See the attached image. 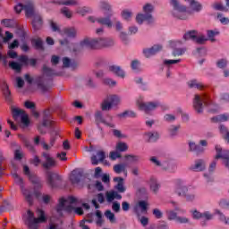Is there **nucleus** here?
<instances>
[{
  "label": "nucleus",
  "instance_id": "obj_10",
  "mask_svg": "<svg viewBox=\"0 0 229 229\" xmlns=\"http://www.w3.org/2000/svg\"><path fill=\"white\" fill-rule=\"evenodd\" d=\"M137 106L145 114H151L154 110H157L158 106H160V103L158 102H144V98L140 97L137 99Z\"/></svg>",
  "mask_w": 229,
  "mask_h": 229
},
{
  "label": "nucleus",
  "instance_id": "obj_20",
  "mask_svg": "<svg viewBox=\"0 0 229 229\" xmlns=\"http://www.w3.org/2000/svg\"><path fill=\"white\" fill-rule=\"evenodd\" d=\"M81 178H83V171L80 169L73 170L70 174V181L72 183H80Z\"/></svg>",
  "mask_w": 229,
  "mask_h": 229
},
{
  "label": "nucleus",
  "instance_id": "obj_4",
  "mask_svg": "<svg viewBox=\"0 0 229 229\" xmlns=\"http://www.w3.org/2000/svg\"><path fill=\"white\" fill-rule=\"evenodd\" d=\"M37 213L38 217H35V214L31 210H28L27 214L23 216L25 225H27L29 229H38L40 224L47 221L44 210L38 208Z\"/></svg>",
  "mask_w": 229,
  "mask_h": 229
},
{
  "label": "nucleus",
  "instance_id": "obj_9",
  "mask_svg": "<svg viewBox=\"0 0 229 229\" xmlns=\"http://www.w3.org/2000/svg\"><path fill=\"white\" fill-rule=\"evenodd\" d=\"M103 10H104V14L107 15L106 18L96 19V18L90 16L89 18V21H90L91 22H98V24H103L104 26H106L107 28H112V20H110V16L112 15V11L110 10V5H108V4H105Z\"/></svg>",
  "mask_w": 229,
  "mask_h": 229
},
{
  "label": "nucleus",
  "instance_id": "obj_32",
  "mask_svg": "<svg viewBox=\"0 0 229 229\" xmlns=\"http://www.w3.org/2000/svg\"><path fill=\"white\" fill-rule=\"evenodd\" d=\"M186 3H189L190 8H191L192 12H201L203 6L196 0H184Z\"/></svg>",
  "mask_w": 229,
  "mask_h": 229
},
{
  "label": "nucleus",
  "instance_id": "obj_35",
  "mask_svg": "<svg viewBox=\"0 0 229 229\" xmlns=\"http://www.w3.org/2000/svg\"><path fill=\"white\" fill-rule=\"evenodd\" d=\"M54 3L64 6H76V4H78V0H54Z\"/></svg>",
  "mask_w": 229,
  "mask_h": 229
},
{
  "label": "nucleus",
  "instance_id": "obj_24",
  "mask_svg": "<svg viewBox=\"0 0 229 229\" xmlns=\"http://www.w3.org/2000/svg\"><path fill=\"white\" fill-rule=\"evenodd\" d=\"M18 62L22 64V65H31V67H35L37 65V59L28 58V55H20L18 57Z\"/></svg>",
  "mask_w": 229,
  "mask_h": 229
},
{
  "label": "nucleus",
  "instance_id": "obj_14",
  "mask_svg": "<svg viewBox=\"0 0 229 229\" xmlns=\"http://www.w3.org/2000/svg\"><path fill=\"white\" fill-rule=\"evenodd\" d=\"M14 10L16 13H21V12L24 10L26 17H33V13H35L33 2L31 1H29L25 5H23L22 4H18L14 7Z\"/></svg>",
  "mask_w": 229,
  "mask_h": 229
},
{
  "label": "nucleus",
  "instance_id": "obj_18",
  "mask_svg": "<svg viewBox=\"0 0 229 229\" xmlns=\"http://www.w3.org/2000/svg\"><path fill=\"white\" fill-rule=\"evenodd\" d=\"M0 87L5 98V100L8 103H12V93L10 92V89L8 88V84L6 83V81L4 79H2L0 81Z\"/></svg>",
  "mask_w": 229,
  "mask_h": 229
},
{
  "label": "nucleus",
  "instance_id": "obj_22",
  "mask_svg": "<svg viewBox=\"0 0 229 229\" xmlns=\"http://www.w3.org/2000/svg\"><path fill=\"white\" fill-rule=\"evenodd\" d=\"M43 157L46 159V162L43 163L44 169H51L56 165V161L55 158L51 157L48 153H43Z\"/></svg>",
  "mask_w": 229,
  "mask_h": 229
},
{
  "label": "nucleus",
  "instance_id": "obj_39",
  "mask_svg": "<svg viewBox=\"0 0 229 229\" xmlns=\"http://www.w3.org/2000/svg\"><path fill=\"white\" fill-rule=\"evenodd\" d=\"M188 86L190 87V89H198L199 90H201L203 87H205L203 83L198 81V80L190 81L188 82Z\"/></svg>",
  "mask_w": 229,
  "mask_h": 229
},
{
  "label": "nucleus",
  "instance_id": "obj_63",
  "mask_svg": "<svg viewBox=\"0 0 229 229\" xmlns=\"http://www.w3.org/2000/svg\"><path fill=\"white\" fill-rule=\"evenodd\" d=\"M152 214L156 217V219H162L164 216V213H162L161 210L158 208H154Z\"/></svg>",
  "mask_w": 229,
  "mask_h": 229
},
{
  "label": "nucleus",
  "instance_id": "obj_6",
  "mask_svg": "<svg viewBox=\"0 0 229 229\" xmlns=\"http://www.w3.org/2000/svg\"><path fill=\"white\" fill-rule=\"evenodd\" d=\"M172 6L174 8L172 13L173 16L175 17V19L185 21L186 19H189V15H192V11L187 10V7L180 4V3L177 2V0L172 1Z\"/></svg>",
  "mask_w": 229,
  "mask_h": 229
},
{
  "label": "nucleus",
  "instance_id": "obj_51",
  "mask_svg": "<svg viewBox=\"0 0 229 229\" xmlns=\"http://www.w3.org/2000/svg\"><path fill=\"white\" fill-rule=\"evenodd\" d=\"M106 201H108V203H112V201H114L115 199V191H107L106 193Z\"/></svg>",
  "mask_w": 229,
  "mask_h": 229
},
{
  "label": "nucleus",
  "instance_id": "obj_62",
  "mask_svg": "<svg viewBox=\"0 0 229 229\" xmlns=\"http://www.w3.org/2000/svg\"><path fill=\"white\" fill-rule=\"evenodd\" d=\"M115 75L118 76V78H124L126 76V73L124 72V70H122L120 66L115 67Z\"/></svg>",
  "mask_w": 229,
  "mask_h": 229
},
{
  "label": "nucleus",
  "instance_id": "obj_11",
  "mask_svg": "<svg viewBox=\"0 0 229 229\" xmlns=\"http://www.w3.org/2000/svg\"><path fill=\"white\" fill-rule=\"evenodd\" d=\"M51 111L47 109L43 112V123L38 126L40 133H46L47 128H53L54 122L51 120Z\"/></svg>",
  "mask_w": 229,
  "mask_h": 229
},
{
  "label": "nucleus",
  "instance_id": "obj_1",
  "mask_svg": "<svg viewBox=\"0 0 229 229\" xmlns=\"http://www.w3.org/2000/svg\"><path fill=\"white\" fill-rule=\"evenodd\" d=\"M114 46V39L110 38L92 39L86 38L80 44L73 45V53H78L81 49H101L103 47H111Z\"/></svg>",
  "mask_w": 229,
  "mask_h": 229
},
{
  "label": "nucleus",
  "instance_id": "obj_5",
  "mask_svg": "<svg viewBox=\"0 0 229 229\" xmlns=\"http://www.w3.org/2000/svg\"><path fill=\"white\" fill-rule=\"evenodd\" d=\"M172 205L174 210L167 209L165 212L168 221H175L178 225H189L191 223L189 217L178 216V212H180V214H187V210L178 207V203L176 202H172Z\"/></svg>",
  "mask_w": 229,
  "mask_h": 229
},
{
  "label": "nucleus",
  "instance_id": "obj_23",
  "mask_svg": "<svg viewBox=\"0 0 229 229\" xmlns=\"http://www.w3.org/2000/svg\"><path fill=\"white\" fill-rule=\"evenodd\" d=\"M36 83L42 92H49L51 86L44 82V75L37 77Z\"/></svg>",
  "mask_w": 229,
  "mask_h": 229
},
{
  "label": "nucleus",
  "instance_id": "obj_55",
  "mask_svg": "<svg viewBox=\"0 0 229 229\" xmlns=\"http://www.w3.org/2000/svg\"><path fill=\"white\" fill-rule=\"evenodd\" d=\"M138 219L142 226H148L149 225V218L148 216H138Z\"/></svg>",
  "mask_w": 229,
  "mask_h": 229
},
{
  "label": "nucleus",
  "instance_id": "obj_56",
  "mask_svg": "<svg viewBox=\"0 0 229 229\" xmlns=\"http://www.w3.org/2000/svg\"><path fill=\"white\" fill-rule=\"evenodd\" d=\"M219 207H221V208H225L226 210H229V200L226 199H220Z\"/></svg>",
  "mask_w": 229,
  "mask_h": 229
},
{
  "label": "nucleus",
  "instance_id": "obj_49",
  "mask_svg": "<svg viewBox=\"0 0 229 229\" xmlns=\"http://www.w3.org/2000/svg\"><path fill=\"white\" fill-rule=\"evenodd\" d=\"M202 219H205V221H212V219H214V213L204 211L202 213Z\"/></svg>",
  "mask_w": 229,
  "mask_h": 229
},
{
  "label": "nucleus",
  "instance_id": "obj_21",
  "mask_svg": "<svg viewBox=\"0 0 229 229\" xmlns=\"http://www.w3.org/2000/svg\"><path fill=\"white\" fill-rule=\"evenodd\" d=\"M159 51H162V46L154 45L150 48L143 49V55L146 56V58H149V56H153V55H157V53H159Z\"/></svg>",
  "mask_w": 229,
  "mask_h": 229
},
{
  "label": "nucleus",
  "instance_id": "obj_8",
  "mask_svg": "<svg viewBox=\"0 0 229 229\" xmlns=\"http://www.w3.org/2000/svg\"><path fill=\"white\" fill-rule=\"evenodd\" d=\"M13 178L14 179L15 183L20 186L22 195L29 205H33V193L31 191L24 188V181L22 180V177L19 176L17 174H13Z\"/></svg>",
  "mask_w": 229,
  "mask_h": 229
},
{
  "label": "nucleus",
  "instance_id": "obj_16",
  "mask_svg": "<svg viewBox=\"0 0 229 229\" xmlns=\"http://www.w3.org/2000/svg\"><path fill=\"white\" fill-rule=\"evenodd\" d=\"M189 192V188L185 185V181L182 179L175 180V194L182 198Z\"/></svg>",
  "mask_w": 229,
  "mask_h": 229
},
{
  "label": "nucleus",
  "instance_id": "obj_13",
  "mask_svg": "<svg viewBox=\"0 0 229 229\" xmlns=\"http://www.w3.org/2000/svg\"><path fill=\"white\" fill-rule=\"evenodd\" d=\"M11 110L13 119L17 120L19 117H21V124H24V126H30V117L24 112V110L14 106H12Z\"/></svg>",
  "mask_w": 229,
  "mask_h": 229
},
{
  "label": "nucleus",
  "instance_id": "obj_50",
  "mask_svg": "<svg viewBox=\"0 0 229 229\" xmlns=\"http://www.w3.org/2000/svg\"><path fill=\"white\" fill-rule=\"evenodd\" d=\"M219 35V31L217 30H208V38L211 42H216V38L214 37Z\"/></svg>",
  "mask_w": 229,
  "mask_h": 229
},
{
  "label": "nucleus",
  "instance_id": "obj_42",
  "mask_svg": "<svg viewBox=\"0 0 229 229\" xmlns=\"http://www.w3.org/2000/svg\"><path fill=\"white\" fill-rule=\"evenodd\" d=\"M140 157L137 155H125L124 160L127 164H135V162H139Z\"/></svg>",
  "mask_w": 229,
  "mask_h": 229
},
{
  "label": "nucleus",
  "instance_id": "obj_54",
  "mask_svg": "<svg viewBox=\"0 0 229 229\" xmlns=\"http://www.w3.org/2000/svg\"><path fill=\"white\" fill-rule=\"evenodd\" d=\"M134 81H135V83L140 84V89H141V90H147L148 89V86L144 82H142V78L136 77L134 79Z\"/></svg>",
  "mask_w": 229,
  "mask_h": 229
},
{
  "label": "nucleus",
  "instance_id": "obj_48",
  "mask_svg": "<svg viewBox=\"0 0 229 229\" xmlns=\"http://www.w3.org/2000/svg\"><path fill=\"white\" fill-rule=\"evenodd\" d=\"M146 135L149 142H157V140H158V132H148Z\"/></svg>",
  "mask_w": 229,
  "mask_h": 229
},
{
  "label": "nucleus",
  "instance_id": "obj_64",
  "mask_svg": "<svg viewBox=\"0 0 229 229\" xmlns=\"http://www.w3.org/2000/svg\"><path fill=\"white\" fill-rule=\"evenodd\" d=\"M212 6L215 10H219L220 12H227L225 5H223L221 3H215Z\"/></svg>",
  "mask_w": 229,
  "mask_h": 229
},
{
  "label": "nucleus",
  "instance_id": "obj_33",
  "mask_svg": "<svg viewBox=\"0 0 229 229\" xmlns=\"http://www.w3.org/2000/svg\"><path fill=\"white\" fill-rule=\"evenodd\" d=\"M32 26L35 30L42 28V17L38 14H35L32 21Z\"/></svg>",
  "mask_w": 229,
  "mask_h": 229
},
{
  "label": "nucleus",
  "instance_id": "obj_37",
  "mask_svg": "<svg viewBox=\"0 0 229 229\" xmlns=\"http://www.w3.org/2000/svg\"><path fill=\"white\" fill-rule=\"evenodd\" d=\"M1 24L4 28H17V22L12 19H4L1 21Z\"/></svg>",
  "mask_w": 229,
  "mask_h": 229
},
{
  "label": "nucleus",
  "instance_id": "obj_27",
  "mask_svg": "<svg viewBox=\"0 0 229 229\" xmlns=\"http://www.w3.org/2000/svg\"><path fill=\"white\" fill-rule=\"evenodd\" d=\"M106 155L103 152V150H99L97 152V156H92L91 157V164L93 165H98V164H99V162H103L106 158Z\"/></svg>",
  "mask_w": 229,
  "mask_h": 229
},
{
  "label": "nucleus",
  "instance_id": "obj_19",
  "mask_svg": "<svg viewBox=\"0 0 229 229\" xmlns=\"http://www.w3.org/2000/svg\"><path fill=\"white\" fill-rule=\"evenodd\" d=\"M205 167H207V165L205 164V160L197 159L195 160L194 165H191L190 169L191 171H194L195 173H199L201 171H205Z\"/></svg>",
  "mask_w": 229,
  "mask_h": 229
},
{
  "label": "nucleus",
  "instance_id": "obj_15",
  "mask_svg": "<svg viewBox=\"0 0 229 229\" xmlns=\"http://www.w3.org/2000/svg\"><path fill=\"white\" fill-rule=\"evenodd\" d=\"M115 199H122L123 196L121 194L126 192V186H124V179L123 177H115ZM119 192L121 194H119Z\"/></svg>",
  "mask_w": 229,
  "mask_h": 229
},
{
  "label": "nucleus",
  "instance_id": "obj_60",
  "mask_svg": "<svg viewBox=\"0 0 229 229\" xmlns=\"http://www.w3.org/2000/svg\"><path fill=\"white\" fill-rule=\"evenodd\" d=\"M91 9L90 7H81L77 9V13H80L81 15H85L86 13H90Z\"/></svg>",
  "mask_w": 229,
  "mask_h": 229
},
{
  "label": "nucleus",
  "instance_id": "obj_38",
  "mask_svg": "<svg viewBox=\"0 0 229 229\" xmlns=\"http://www.w3.org/2000/svg\"><path fill=\"white\" fill-rule=\"evenodd\" d=\"M215 214H216V216H218V219H219V221H221V223H224V225H229V217L225 216V214H223V212H221V210L216 209Z\"/></svg>",
  "mask_w": 229,
  "mask_h": 229
},
{
  "label": "nucleus",
  "instance_id": "obj_44",
  "mask_svg": "<svg viewBox=\"0 0 229 229\" xmlns=\"http://www.w3.org/2000/svg\"><path fill=\"white\" fill-rule=\"evenodd\" d=\"M64 35L69 37L70 38H74L76 37V29L67 28L64 30Z\"/></svg>",
  "mask_w": 229,
  "mask_h": 229
},
{
  "label": "nucleus",
  "instance_id": "obj_17",
  "mask_svg": "<svg viewBox=\"0 0 229 229\" xmlns=\"http://www.w3.org/2000/svg\"><path fill=\"white\" fill-rule=\"evenodd\" d=\"M115 103V95L107 96L101 104V109L105 112L111 110Z\"/></svg>",
  "mask_w": 229,
  "mask_h": 229
},
{
  "label": "nucleus",
  "instance_id": "obj_46",
  "mask_svg": "<svg viewBox=\"0 0 229 229\" xmlns=\"http://www.w3.org/2000/svg\"><path fill=\"white\" fill-rule=\"evenodd\" d=\"M219 131L221 133V135H223L225 140H226L228 142V128H226V126H225L224 124H220L219 125Z\"/></svg>",
  "mask_w": 229,
  "mask_h": 229
},
{
  "label": "nucleus",
  "instance_id": "obj_43",
  "mask_svg": "<svg viewBox=\"0 0 229 229\" xmlns=\"http://www.w3.org/2000/svg\"><path fill=\"white\" fill-rule=\"evenodd\" d=\"M32 46L36 47L37 49H44V42H42V39L40 38H33L31 40Z\"/></svg>",
  "mask_w": 229,
  "mask_h": 229
},
{
  "label": "nucleus",
  "instance_id": "obj_12",
  "mask_svg": "<svg viewBox=\"0 0 229 229\" xmlns=\"http://www.w3.org/2000/svg\"><path fill=\"white\" fill-rule=\"evenodd\" d=\"M183 40H192L197 44H205L208 38L205 35L198 36V31L196 30H190L183 35Z\"/></svg>",
  "mask_w": 229,
  "mask_h": 229
},
{
  "label": "nucleus",
  "instance_id": "obj_7",
  "mask_svg": "<svg viewBox=\"0 0 229 229\" xmlns=\"http://www.w3.org/2000/svg\"><path fill=\"white\" fill-rule=\"evenodd\" d=\"M155 10V7L151 4H147L143 6V12L144 14L140 13L136 16V21L138 24H142L143 21H146L148 24H151L154 21L153 15V11Z\"/></svg>",
  "mask_w": 229,
  "mask_h": 229
},
{
  "label": "nucleus",
  "instance_id": "obj_25",
  "mask_svg": "<svg viewBox=\"0 0 229 229\" xmlns=\"http://www.w3.org/2000/svg\"><path fill=\"white\" fill-rule=\"evenodd\" d=\"M128 148V144H126L125 142L118 141L115 147V158H121V153L126 152Z\"/></svg>",
  "mask_w": 229,
  "mask_h": 229
},
{
  "label": "nucleus",
  "instance_id": "obj_45",
  "mask_svg": "<svg viewBox=\"0 0 229 229\" xmlns=\"http://www.w3.org/2000/svg\"><path fill=\"white\" fill-rule=\"evenodd\" d=\"M179 129H180V125H171L168 128V133L170 137H176V135H178Z\"/></svg>",
  "mask_w": 229,
  "mask_h": 229
},
{
  "label": "nucleus",
  "instance_id": "obj_52",
  "mask_svg": "<svg viewBox=\"0 0 229 229\" xmlns=\"http://www.w3.org/2000/svg\"><path fill=\"white\" fill-rule=\"evenodd\" d=\"M96 216H97L96 224L98 225V226H101V225H103V214L101 213V211L97 210Z\"/></svg>",
  "mask_w": 229,
  "mask_h": 229
},
{
  "label": "nucleus",
  "instance_id": "obj_26",
  "mask_svg": "<svg viewBox=\"0 0 229 229\" xmlns=\"http://www.w3.org/2000/svg\"><path fill=\"white\" fill-rule=\"evenodd\" d=\"M60 180H61L60 175L56 174H51V173L47 174V182H48V185L52 187V189L56 188V182H60Z\"/></svg>",
  "mask_w": 229,
  "mask_h": 229
},
{
  "label": "nucleus",
  "instance_id": "obj_34",
  "mask_svg": "<svg viewBox=\"0 0 229 229\" xmlns=\"http://www.w3.org/2000/svg\"><path fill=\"white\" fill-rule=\"evenodd\" d=\"M115 173L117 174H121V173H123V176H128V171L126 170V163L115 165Z\"/></svg>",
  "mask_w": 229,
  "mask_h": 229
},
{
  "label": "nucleus",
  "instance_id": "obj_59",
  "mask_svg": "<svg viewBox=\"0 0 229 229\" xmlns=\"http://www.w3.org/2000/svg\"><path fill=\"white\" fill-rule=\"evenodd\" d=\"M185 54V48H174L173 56H182Z\"/></svg>",
  "mask_w": 229,
  "mask_h": 229
},
{
  "label": "nucleus",
  "instance_id": "obj_29",
  "mask_svg": "<svg viewBox=\"0 0 229 229\" xmlns=\"http://www.w3.org/2000/svg\"><path fill=\"white\" fill-rule=\"evenodd\" d=\"M180 62H182V59H166V60H164V62H163L164 65L168 67V70L166 72V77L167 78H171V71L169 70L171 65H174V64H180Z\"/></svg>",
  "mask_w": 229,
  "mask_h": 229
},
{
  "label": "nucleus",
  "instance_id": "obj_61",
  "mask_svg": "<svg viewBox=\"0 0 229 229\" xmlns=\"http://www.w3.org/2000/svg\"><path fill=\"white\" fill-rule=\"evenodd\" d=\"M115 137H116V139H119L120 140L128 139V135H126L124 132H123L119 130H115Z\"/></svg>",
  "mask_w": 229,
  "mask_h": 229
},
{
  "label": "nucleus",
  "instance_id": "obj_58",
  "mask_svg": "<svg viewBox=\"0 0 229 229\" xmlns=\"http://www.w3.org/2000/svg\"><path fill=\"white\" fill-rule=\"evenodd\" d=\"M43 74L44 76H53V74H55V72L51 68L45 65L43 66Z\"/></svg>",
  "mask_w": 229,
  "mask_h": 229
},
{
  "label": "nucleus",
  "instance_id": "obj_57",
  "mask_svg": "<svg viewBox=\"0 0 229 229\" xmlns=\"http://www.w3.org/2000/svg\"><path fill=\"white\" fill-rule=\"evenodd\" d=\"M131 11H128V10H123L122 12V17L123 19H124V21H130V19H131Z\"/></svg>",
  "mask_w": 229,
  "mask_h": 229
},
{
  "label": "nucleus",
  "instance_id": "obj_53",
  "mask_svg": "<svg viewBox=\"0 0 229 229\" xmlns=\"http://www.w3.org/2000/svg\"><path fill=\"white\" fill-rule=\"evenodd\" d=\"M183 44L182 40H171L169 41V47H172V49H176V47H180Z\"/></svg>",
  "mask_w": 229,
  "mask_h": 229
},
{
  "label": "nucleus",
  "instance_id": "obj_28",
  "mask_svg": "<svg viewBox=\"0 0 229 229\" xmlns=\"http://www.w3.org/2000/svg\"><path fill=\"white\" fill-rule=\"evenodd\" d=\"M40 143L45 149H51V148H53V146H55V138L52 137L50 139V145H47V143H46L45 141H40V137L37 136L34 139V144H36V146H38V144H40Z\"/></svg>",
  "mask_w": 229,
  "mask_h": 229
},
{
  "label": "nucleus",
  "instance_id": "obj_40",
  "mask_svg": "<svg viewBox=\"0 0 229 229\" xmlns=\"http://www.w3.org/2000/svg\"><path fill=\"white\" fill-rule=\"evenodd\" d=\"M229 114H218L212 118L213 123H225L228 121Z\"/></svg>",
  "mask_w": 229,
  "mask_h": 229
},
{
  "label": "nucleus",
  "instance_id": "obj_47",
  "mask_svg": "<svg viewBox=\"0 0 229 229\" xmlns=\"http://www.w3.org/2000/svg\"><path fill=\"white\" fill-rule=\"evenodd\" d=\"M29 180L34 185H38V187H42V184H40V179H38L37 175L30 174V175L29 176Z\"/></svg>",
  "mask_w": 229,
  "mask_h": 229
},
{
  "label": "nucleus",
  "instance_id": "obj_41",
  "mask_svg": "<svg viewBox=\"0 0 229 229\" xmlns=\"http://www.w3.org/2000/svg\"><path fill=\"white\" fill-rule=\"evenodd\" d=\"M24 64H22V63H17V62H10L9 63V67H11V69H13V71H15L16 72H21V71H22V67Z\"/></svg>",
  "mask_w": 229,
  "mask_h": 229
},
{
  "label": "nucleus",
  "instance_id": "obj_31",
  "mask_svg": "<svg viewBox=\"0 0 229 229\" xmlns=\"http://www.w3.org/2000/svg\"><path fill=\"white\" fill-rule=\"evenodd\" d=\"M117 117H119V119H128V117L135 119V117H137V113L131 110H126L121 114H118Z\"/></svg>",
  "mask_w": 229,
  "mask_h": 229
},
{
  "label": "nucleus",
  "instance_id": "obj_2",
  "mask_svg": "<svg viewBox=\"0 0 229 229\" xmlns=\"http://www.w3.org/2000/svg\"><path fill=\"white\" fill-rule=\"evenodd\" d=\"M78 207V199L72 196L65 198L59 199V203L55 208V210L58 215L64 216V212H67L68 214H71L72 210H74L75 214L78 216H83V208H76Z\"/></svg>",
  "mask_w": 229,
  "mask_h": 229
},
{
  "label": "nucleus",
  "instance_id": "obj_36",
  "mask_svg": "<svg viewBox=\"0 0 229 229\" xmlns=\"http://www.w3.org/2000/svg\"><path fill=\"white\" fill-rule=\"evenodd\" d=\"M148 183H149L150 189H151V191H153V192H158V190L160 189V184L157 181V178L151 177L149 179Z\"/></svg>",
  "mask_w": 229,
  "mask_h": 229
},
{
  "label": "nucleus",
  "instance_id": "obj_3",
  "mask_svg": "<svg viewBox=\"0 0 229 229\" xmlns=\"http://www.w3.org/2000/svg\"><path fill=\"white\" fill-rule=\"evenodd\" d=\"M204 106H208V112H212L213 114L217 112V105L212 102V99H210L208 95H195L193 99V108L197 114H202Z\"/></svg>",
  "mask_w": 229,
  "mask_h": 229
},
{
  "label": "nucleus",
  "instance_id": "obj_30",
  "mask_svg": "<svg viewBox=\"0 0 229 229\" xmlns=\"http://www.w3.org/2000/svg\"><path fill=\"white\" fill-rule=\"evenodd\" d=\"M24 106L25 108L31 110L32 115L36 117V119H38V117H40V114H38V112H37V110L35 109V103L28 100L24 103Z\"/></svg>",
  "mask_w": 229,
  "mask_h": 229
}]
</instances>
